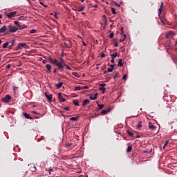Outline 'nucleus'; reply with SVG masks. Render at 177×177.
Here are the masks:
<instances>
[{"label": "nucleus", "mask_w": 177, "mask_h": 177, "mask_svg": "<svg viewBox=\"0 0 177 177\" xmlns=\"http://www.w3.org/2000/svg\"><path fill=\"white\" fill-rule=\"evenodd\" d=\"M7 28H8L7 33L16 32V31H17V30H19V28L13 26L12 25H9L8 26H7Z\"/></svg>", "instance_id": "1"}, {"label": "nucleus", "mask_w": 177, "mask_h": 177, "mask_svg": "<svg viewBox=\"0 0 177 177\" xmlns=\"http://www.w3.org/2000/svg\"><path fill=\"white\" fill-rule=\"evenodd\" d=\"M17 12H6V16L8 17V19H12V17H15Z\"/></svg>", "instance_id": "2"}, {"label": "nucleus", "mask_w": 177, "mask_h": 177, "mask_svg": "<svg viewBox=\"0 0 177 177\" xmlns=\"http://www.w3.org/2000/svg\"><path fill=\"white\" fill-rule=\"evenodd\" d=\"M28 48V46L26 43H19L17 50L19 49H27Z\"/></svg>", "instance_id": "3"}, {"label": "nucleus", "mask_w": 177, "mask_h": 177, "mask_svg": "<svg viewBox=\"0 0 177 177\" xmlns=\"http://www.w3.org/2000/svg\"><path fill=\"white\" fill-rule=\"evenodd\" d=\"M64 147L66 150H67V151H69V150H71L73 147H74V145H73V143L66 142Z\"/></svg>", "instance_id": "4"}, {"label": "nucleus", "mask_w": 177, "mask_h": 177, "mask_svg": "<svg viewBox=\"0 0 177 177\" xmlns=\"http://www.w3.org/2000/svg\"><path fill=\"white\" fill-rule=\"evenodd\" d=\"M11 99H12V97H10V95H7L5 96L4 98H3L2 101L4 103H9V102H10Z\"/></svg>", "instance_id": "5"}, {"label": "nucleus", "mask_w": 177, "mask_h": 177, "mask_svg": "<svg viewBox=\"0 0 177 177\" xmlns=\"http://www.w3.org/2000/svg\"><path fill=\"white\" fill-rule=\"evenodd\" d=\"M174 36H175V33L172 31H169L165 34L166 38H172Z\"/></svg>", "instance_id": "6"}, {"label": "nucleus", "mask_w": 177, "mask_h": 177, "mask_svg": "<svg viewBox=\"0 0 177 177\" xmlns=\"http://www.w3.org/2000/svg\"><path fill=\"white\" fill-rule=\"evenodd\" d=\"M45 96L48 99V102H52V97H53L52 94H49L48 92H46L45 93Z\"/></svg>", "instance_id": "7"}, {"label": "nucleus", "mask_w": 177, "mask_h": 177, "mask_svg": "<svg viewBox=\"0 0 177 177\" xmlns=\"http://www.w3.org/2000/svg\"><path fill=\"white\" fill-rule=\"evenodd\" d=\"M110 111H111V108H108L106 110H102L101 111V115H106V114H107V113H110Z\"/></svg>", "instance_id": "8"}, {"label": "nucleus", "mask_w": 177, "mask_h": 177, "mask_svg": "<svg viewBox=\"0 0 177 177\" xmlns=\"http://www.w3.org/2000/svg\"><path fill=\"white\" fill-rule=\"evenodd\" d=\"M149 128L151 131H156V129H157V127H156L151 122L149 123Z\"/></svg>", "instance_id": "9"}, {"label": "nucleus", "mask_w": 177, "mask_h": 177, "mask_svg": "<svg viewBox=\"0 0 177 177\" xmlns=\"http://www.w3.org/2000/svg\"><path fill=\"white\" fill-rule=\"evenodd\" d=\"M8 27L6 26H3L0 28V34H2L3 32H5V31L8 32Z\"/></svg>", "instance_id": "10"}, {"label": "nucleus", "mask_w": 177, "mask_h": 177, "mask_svg": "<svg viewBox=\"0 0 177 177\" xmlns=\"http://www.w3.org/2000/svg\"><path fill=\"white\" fill-rule=\"evenodd\" d=\"M55 66H57V68H59V70H62V68H64L63 65H62V63H61L60 62H59V61L57 62V64H56Z\"/></svg>", "instance_id": "11"}, {"label": "nucleus", "mask_w": 177, "mask_h": 177, "mask_svg": "<svg viewBox=\"0 0 177 177\" xmlns=\"http://www.w3.org/2000/svg\"><path fill=\"white\" fill-rule=\"evenodd\" d=\"M58 97H59V99L61 102H66V100L63 97V95H62V93H58Z\"/></svg>", "instance_id": "12"}, {"label": "nucleus", "mask_w": 177, "mask_h": 177, "mask_svg": "<svg viewBox=\"0 0 177 177\" xmlns=\"http://www.w3.org/2000/svg\"><path fill=\"white\" fill-rule=\"evenodd\" d=\"M97 96H98V94L97 93H95V95H92L91 97H90V100H96V99H97Z\"/></svg>", "instance_id": "13"}, {"label": "nucleus", "mask_w": 177, "mask_h": 177, "mask_svg": "<svg viewBox=\"0 0 177 177\" xmlns=\"http://www.w3.org/2000/svg\"><path fill=\"white\" fill-rule=\"evenodd\" d=\"M85 10V6H82L80 8H77V10H74L75 12H82Z\"/></svg>", "instance_id": "14"}, {"label": "nucleus", "mask_w": 177, "mask_h": 177, "mask_svg": "<svg viewBox=\"0 0 177 177\" xmlns=\"http://www.w3.org/2000/svg\"><path fill=\"white\" fill-rule=\"evenodd\" d=\"M24 117L26 118L28 120H32V117H31L30 115V114L27 113H23Z\"/></svg>", "instance_id": "15"}, {"label": "nucleus", "mask_w": 177, "mask_h": 177, "mask_svg": "<svg viewBox=\"0 0 177 177\" xmlns=\"http://www.w3.org/2000/svg\"><path fill=\"white\" fill-rule=\"evenodd\" d=\"M78 118H80V115H77L75 117L71 118L70 121H77V120H78Z\"/></svg>", "instance_id": "16"}, {"label": "nucleus", "mask_w": 177, "mask_h": 177, "mask_svg": "<svg viewBox=\"0 0 177 177\" xmlns=\"http://www.w3.org/2000/svg\"><path fill=\"white\" fill-rule=\"evenodd\" d=\"M46 68L48 70V73H50L51 70H52V66H50V64H47L46 65Z\"/></svg>", "instance_id": "17"}, {"label": "nucleus", "mask_w": 177, "mask_h": 177, "mask_svg": "<svg viewBox=\"0 0 177 177\" xmlns=\"http://www.w3.org/2000/svg\"><path fill=\"white\" fill-rule=\"evenodd\" d=\"M55 86L57 88V89H60V88H62V86H63V82H59L58 84H55Z\"/></svg>", "instance_id": "18"}, {"label": "nucleus", "mask_w": 177, "mask_h": 177, "mask_svg": "<svg viewBox=\"0 0 177 177\" xmlns=\"http://www.w3.org/2000/svg\"><path fill=\"white\" fill-rule=\"evenodd\" d=\"M89 100L86 99L83 101L82 106H87V104H89Z\"/></svg>", "instance_id": "19"}, {"label": "nucleus", "mask_w": 177, "mask_h": 177, "mask_svg": "<svg viewBox=\"0 0 177 177\" xmlns=\"http://www.w3.org/2000/svg\"><path fill=\"white\" fill-rule=\"evenodd\" d=\"M12 88L14 91V93L15 95H16V93H17V91H19V87L16 86L15 85H13Z\"/></svg>", "instance_id": "20"}, {"label": "nucleus", "mask_w": 177, "mask_h": 177, "mask_svg": "<svg viewBox=\"0 0 177 177\" xmlns=\"http://www.w3.org/2000/svg\"><path fill=\"white\" fill-rule=\"evenodd\" d=\"M28 26H27L26 25H19L18 30H24V28H27Z\"/></svg>", "instance_id": "21"}, {"label": "nucleus", "mask_w": 177, "mask_h": 177, "mask_svg": "<svg viewBox=\"0 0 177 177\" xmlns=\"http://www.w3.org/2000/svg\"><path fill=\"white\" fill-rule=\"evenodd\" d=\"M164 6V3L161 2L160 3V8H159V16L161 15V12H162V7Z\"/></svg>", "instance_id": "22"}, {"label": "nucleus", "mask_w": 177, "mask_h": 177, "mask_svg": "<svg viewBox=\"0 0 177 177\" xmlns=\"http://www.w3.org/2000/svg\"><path fill=\"white\" fill-rule=\"evenodd\" d=\"M118 67H122L124 64L122 63V59H120L118 64Z\"/></svg>", "instance_id": "23"}, {"label": "nucleus", "mask_w": 177, "mask_h": 177, "mask_svg": "<svg viewBox=\"0 0 177 177\" xmlns=\"http://www.w3.org/2000/svg\"><path fill=\"white\" fill-rule=\"evenodd\" d=\"M99 109H97L96 111H99V110H102V109H103V107H104V104H97Z\"/></svg>", "instance_id": "24"}, {"label": "nucleus", "mask_w": 177, "mask_h": 177, "mask_svg": "<svg viewBox=\"0 0 177 177\" xmlns=\"http://www.w3.org/2000/svg\"><path fill=\"white\" fill-rule=\"evenodd\" d=\"M142 121L138 122V123L137 124V129H140V128H142Z\"/></svg>", "instance_id": "25"}, {"label": "nucleus", "mask_w": 177, "mask_h": 177, "mask_svg": "<svg viewBox=\"0 0 177 177\" xmlns=\"http://www.w3.org/2000/svg\"><path fill=\"white\" fill-rule=\"evenodd\" d=\"M73 103V104H75V106H80V102L78 101V100H74Z\"/></svg>", "instance_id": "26"}, {"label": "nucleus", "mask_w": 177, "mask_h": 177, "mask_svg": "<svg viewBox=\"0 0 177 177\" xmlns=\"http://www.w3.org/2000/svg\"><path fill=\"white\" fill-rule=\"evenodd\" d=\"M127 153H131V151H132V145H129L127 147Z\"/></svg>", "instance_id": "27"}, {"label": "nucleus", "mask_w": 177, "mask_h": 177, "mask_svg": "<svg viewBox=\"0 0 177 177\" xmlns=\"http://www.w3.org/2000/svg\"><path fill=\"white\" fill-rule=\"evenodd\" d=\"M123 38L122 39H120L119 41L120 42H124V41H125V39L127 38V35L125 34H123Z\"/></svg>", "instance_id": "28"}, {"label": "nucleus", "mask_w": 177, "mask_h": 177, "mask_svg": "<svg viewBox=\"0 0 177 177\" xmlns=\"http://www.w3.org/2000/svg\"><path fill=\"white\" fill-rule=\"evenodd\" d=\"M110 56H111L112 59H115V57H117V56H118V53H115L113 54H111Z\"/></svg>", "instance_id": "29"}, {"label": "nucleus", "mask_w": 177, "mask_h": 177, "mask_svg": "<svg viewBox=\"0 0 177 177\" xmlns=\"http://www.w3.org/2000/svg\"><path fill=\"white\" fill-rule=\"evenodd\" d=\"M82 86H78L75 87V91H82Z\"/></svg>", "instance_id": "30"}, {"label": "nucleus", "mask_w": 177, "mask_h": 177, "mask_svg": "<svg viewBox=\"0 0 177 177\" xmlns=\"http://www.w3.org/2000/svg\"><path fill=\"white\" fill-rule=\"evenodd\" d=\"M72 75H74V77H77V78H80V75H78V73L77 72H73Z\"/></svg>", "instance_id": "31"}, {"label": "nucleus", "mask_w": 177, "mask_h": 177, "mask_svg": "<svg viewBox=\"0 0 177 177\" xmlns=\"http://www.w3.org/2000/svg\"><path fill=\"white\" fill-rule=\"evenodd\" d=\"M99 89L102 91L103 94L106 93V88H104V87H100Z\"/></svg>", "instance_id": "32"}, {"label": "nucleus", "mask_w": 177, "mask_h": 177, "mask_svg": "<svg viewBox=\"0 0 177 177\" xmlns=\"http://www.w3.org/2000/svg\"><path fill=\"white\" fill-rule=\"evenodd\" d=\"M8 45H9V42H6V43H4V44H3V48L4 49H6V48H8Z\"/></svg>", "instance_id": "33"}, {"label": "nucleus", "mask_w": 177, "mask_h": 177, "mask_svg": "<svg viewBox=\"0 0 177 177\" xmlns=\"http://www.w3.org/2000/svg\"><path fill=\"white\" fill-rule=\"evenodd\" d=\"M58 62L59 61L57 60V59H53V61H51V63H52V64L56 65Z\"/></svg>", "instance_id": "34"}, {"label": "nucleus", "mask_w": 177, "mask_h": 177, "mask_svg": "<svg viewBox=\"0 0 177 177\" xmlns=\"http://www.w3.org/2000/svg\"><path fill=\"white\" fill-rule=\"evenodd\" d=\"M111 10L113 15H117V12H115V8H111Z\"/></svg>", "instance_id": "35"}, {"label": "nucleus", "mask_w": 177, "mask_h": 177, "mask_svg": "<svg viewBox=\"0 0 177 177\" xmlns=\"http://www.w3.org/2000/svg\"><path fill=\"white\" fill-rule=\"evenodd\" d=\"M127 133L129 135V136H133V133H132L131 131H129V130H127Z\"/></svg>", "instance_id": "36"}, {"label": "nucleus", "mask_w": 177, "mask_h": 177, "mask_svg": "<svg viewBox=\"0 0 177 177\" xmlns=\"http://www.w3.org/2000/svg\"><path fill=\"white\" fill-rule=\"evenodd\" d=\"M169 143V140H166L165 144H164V146H163V149H165V147L166 146H168V144Z\"/></svg>", "instance_id": "37"}, {"label": "nucleus", "mask_w": 177, "mask_h": 177, "mask_svg": "<svg viewBox=\"0 0 177 177\" xmlns=\"http://www.w3.org/2000/svg\"><path fill=\"white\" fill-rule=\"evenodd\" d=\"M113 44L115 45V48H117V46H118V43H117V39H113Z\"/></svg>", "instance_id": "38"}, {"label": "nucleus", "mask_w": 177, "mask_h": 177, "mask_svg": "<svg viewBox=\"0 0 177 177\" xmlns=\"http://www.w3.org/2000/svg\"><path fill=\"white\" fill-rule=\"evenodd\" d=\"M30 34H35V32H37V30L36 29H32L30 30Z\"/></svg>", "instance_id": "39"}, {"label": "nucleus", "mask_w": 177, "mask_h": 177, "mask_svg": "<svg viewBox=\"0 0 177 177\" xmlns=\"http://www.w3.org/2000/svg\"><path fill=\"white\" fill-rule=\"evenodd\" d=\"M14 23H15V24L16 26H17L18 27L20 26V23H19V21H15Z\"/></svg>", "instance_id": "40"}, {"label": "nucleus", "mask_w": 177, "mask_h": 177, "mask_svg": "<svg viewBox=\"0 0 177 177\" xmlns=\"http://www.w3.org/2000/svg\"><path fill=\"white\" fill-rule=\"evenodd\" d=\"M64 110H66V111H69L70 108L68 106H65V107H64Z\"/></svg>", "instance_id": "41"}, {"label": "nucleus", "mask_w": 177, "mask_h": 177, "mask_svg": "<svg viewBox=\"0 0 177 177\" xmlns=\"http://www.w3.org/2000/svg\"><path fill=\"white\" fill-rule=\"evenodd\" d=\"M113 37H114V33L113 32L110 33L109 38H113Z\"/></svg>", "instance_id": "42"}, {"label": "nucleus", "mask_w": 177, "mask_h": 177, "mask_svg": "<svg viewBox=\"0 0 177 177\" xmlns=\"http://www.w3.org/2000/svg\"><path fill=\"white\" fill-rule=\"evenodd\" d=\"M88 86H82V89H88Z\"/></svg>", "instance_id": "43"}, {"label": "nucleus", "mask_w": 177, "mask_h": 177, "mask_svg": "<svg viewBox=\"0 0 177 177\" xmlns=\"http://www.w3.org/2000/svg\"><path fill=\"white\" fill-rule=\"evenodd\" d=\"M108 73H113V68H108Z\"/></svg>", "instance_id": "44"}, {"label": "nucleus", "mask_w": 177, "mask_h": 177, "mask_svg": "<svg viewBox=\"0 0 177 177\" xmlns=\"http://www.w3.org/2000/svg\"><path fill=\"white\" fill-rule=\"evenodd\" d=\"M100 86H101V88H104V86H106V84H104V83L100 84Z\"/></svg>", "instance_id": "45"}, {"label": "nucleus", "mask_w": 177, "mask_h": 177, "mask_svg": "<svg viewBox=\"0 0 177 177\" xmlns=\"http://www.w3.org/2000/svg\"><path fill=\"white\" fill-rule=\"evenodd\" d=\"M10 44H11V46H13L15 45V40H12L10 41Z\"/></svg>", "instance_id": "46"}, {"label": "nucleus", "mask_w": 177, "mask_h": 177, "mask_svg": "<svg viewBox=\"0 0 177 177\" xmlns=\"http://www.w3.org/2000/svg\"><path fill=\"white\" fill-rule=\"evenodd\" d=\"M111 68H112V70H113V68L115 67V65L114 64H111V65H109Z\"/></svg>", "instance_id": "47"}, {"label": "nucleus", "mask_w": 177, "mask_h": 177, "mask_svg": "<svg viewBox=\"0 0 177 177\" xmlns=\"http://www.w3.org/2000/svg\"><path fill=\"white\" fill-rule=\"evenodd\" d=\"M101 57H106V54H104V53H101Z\"/></svg>", "instance_id": "48"}, {"label": "nucleus", "mask_w": 177, "mask_h": 177, "mask_svg": "<svg viewBox=\"0 0 177 177\" xmlns=\"http://www.w3.org/2000/svg\"><path fill=\"white\" fill-rule=\"evenodd\" d=\"M62 65L64 64V59L61 58V62H59Z\"/></svg>", "instance_id": "49"}, {"label": "nucleus", "mask_w": 177, "mask_h": 177, "mask_svg": "<svg viewBox=\"0 0 177 177\" xmlns=\"http://www.w3.org/2000/svg\"><path fill=\"white\" fill-rule=\"evenodd\" d=\"M42 63H44V64H46V63H48V61L46 59H44L42 61Z\"/></svg>", "instance_id": "50"}, {"label": "nucleus", "mask_w": 177, "mask_h": 177, "mask_svg": "<svg viewBox=\"0 0 177 177\" xmlns=\"http://www.w3.org/2000/svg\"><path fill=\"white\" fill-rule=\"evenodd\" d=\"M117 77H118V73H115V75H114V77H113L114 80H115V78H117Z\"/></svg>", "instance_id": "51"}, {"label": "nucleus", "mask_w": 177, "mask_h": 177, "mask_svg": "<svg viewBox=\"0 0 177 177\" xmlns=\"http://www.w3.org/2000/svg\"><path fill=\"white\" fill-rule=\"evenodd\" d=\"M122 80H124L125 81V80H127V75H124Z\"/></svg>", "instance_id": "52"}, {"label": "nucleus", "mask_w": 177, "mask_h": 177, "mask_svg": "<svg viewBox=\"0 0 177 177\" xmlns=\"http://www.w3.org/2000/svg\"><path fill=\"white\" fill-rule=\"evenodd\" d=\"M64 46H65V48H70V47H68V45H67V43H64Z\"/></svg>", "instance_id": "53"}, {"label": "nucleus", "mask_w": 177, "mask_h": 177, "mask_svg": "<svg viewBox=\"0 0 177 177\" xmlns=\"http://www.w3.org/2000/svg\"><path fill=\"white\" fill-rule=\"evenodd\" d=\"M66 67L67 70H71V67L68 66V65H66Z\"/></svg>", "instance_id": "54"}, {"label": "nucleus", "mask_w": 177, "mask_h": 177, "mask_svg": "<svg viewBox=\"0 0 177 177\" xmlns=\"http://www.w3.org/2000/svg\"><path fill=\"white\" fill-rule=\"evenodd\" d=\"M115 6H118V8H120L121 7V4H118L117 3H115Z\"/></svg>", "instance_id": "55"}, {"label": "nucleus", "mask_w": 177, "mask_h": 177, "mask_svg": "<svg viewBox=\"0 0 177 177\" xmlns=\"http://www.w3.org/2000/svg\"><path fill=\"white\" fill-rule=\"evenodd\" d=\"M114 62H115L114 58H112L111 60V63L114 64Z\"/></svg>", "instance_id": "56"}, {"label": "nucleus", "mask_w": 177, "mask_h": 177, "mask_svg": "<svg viewBox=\"0 0 177 177\" xmlns=\"http://www.w3.org/2000/svg\"><path fill=\"white\" fill-rule=\"evenodd\" d=\"M62 66H63V67H66V66H68L66 64V62H64V64H62Z\"/></svg>", "instance_id": "57"}, {"label": "nucleus", "mask_w": 177, "mask_h": 177, "mask_svg": "<svg viewBox=\"0 0 177 177\" xmlns=\"http://www.w3.org/2000/svg\"><path fill=\"white\" fill-rule=\"evenodd\" d=\"M10 68V64H8L6 68L9 69Z\"/></svg>", "instance_id": "58"}, {"label": "nucleus", "mask_w": 177, "mask_h": 177, "mask_svg": "<svg viewBox=\"0 0 177 177\" xmlns=\"http://www.w3.org/2000/svg\"><path fill=\"white\" fill-rule=\"evenodd\" d=\"M49 60H50V63H52V61H53V59H52V57H49Z\"/></svg>", "instance_id": "59"}, {"label": "nucleus", "mask_w": 177, "mask_h": 177, "mask_svg": "<svg viewBox=\"0 0 177 177\" xmlns=\"http://www.w3.org/2000/svg\"><path fill=\"white\" fill-rule=\"evenodd\" d=\"M39 3H40V5H41L42 6H44V2H42V1H40Z\"/></svg>", "instance_id": "60"}, {"label": "nucleus", "mask_w": 177, "mask_h": 177, "mask_svg": "<svg viewBox=\"0 0 177 177\" xmlns=\"http://www.w3.org/2000/svg\"><path fill=\"white\" fill-rule=\"evenodd\" d=\"M82 44H83V45H84V46H86V42H82Z\"/></svg>", "instance_id": "61"}, {"label": "nucleus", "mask_w": 177, "mask_h": 177, "mask_svg": "<svg viewBox=\"0 0 177 177\" xmlns=\"http://www.w3.org/2000/svg\"><path fill=\"white\" fill-rule=\"evenodd\" d=\"M33 114H39V113H38V112L34 111H33Z\"/></svg>", "instance_id": "62"}, {"label": "nucleus", "mask_w": 177, "mask_h": 177, "mask_svg": "<svg viewBox=\"0 0 177 177\" xmlns=\"http://www.w3.org/2000/svg\"><path fill=\"white\" fill-rule=\"evenodd\" d=\"M56 71H57V68H54L53 73H56Z\"/></svg>", "instance_id": "63"}, {"label": "nucleus", "mask_w": 177, "mask_h": 177, "mask_svg": "<svg viewBox=\"0 0 177 177\" xmlns=\"http://www.w3.org/2000/svg\"><path fill=\"white\" fill-rule=\"evenodd\" d=\"M54 17L55 18V19H57V15H56V14L54 15Z\"/></svg>", "instance_id": "64"}]
</instances>
